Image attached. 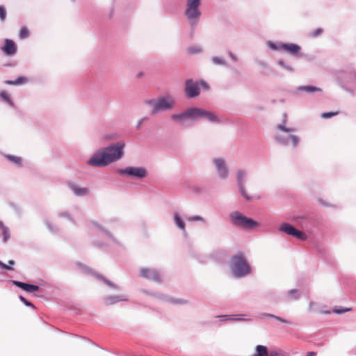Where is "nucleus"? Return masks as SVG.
Wrapping results in <instances>:
<instances>
[{
	"mask_svg": "<svg viewBox=\"0 0 356 356\" xmlns=\"http://www.w3.org/2000/svg\"><path fill=\"white\" fill-rule=\"evenodd\" d=\"M126 143L121 140L95 151L86 163L95 168H103L120 160L124 154Z\"/></svg>",
	"mask_w": 356,
	"mask_h": 356,
	"instance_id": "nucleus-1",
	"label": "nucleus"
},
{
	"mask_svg": "<svg viewBox=\"0 0 356 356\" xmlns=\"http://www.w3.org/2000/svg\"><path fill=\"white\" fill-rule=\"evenodd\" d=\"M171 118L179 124H182L184 119H189L193 122L200 119H207L212 123L220 122V119L213 112L198 107H190L181 113H174L171 115Z\"/></svg>",
	"mask_w": 356,
	"mask_h": 356,
	"instance_id": "nucleus-2",
	"label": "nucleus"
},
{
	"mask_svg": "<svg viewBox=\"0 0 356 356\" xmlns=\"http://www.w3.org/2000/svg\"><path fill=\"white\" fill-rule=\"evenodd\" d=\"M230 268L235 278L245 277L252 273V267L241 252L232 257Z\"/></svg>",
	"mask_w": 356,
	"mask_h": 356,
	"instance_id": "nucleus-3",
	"label": "nucleus"
},
{
	"mask_svg": "<svg viewBox=\"0 0 356 356\" xmlns=\"http://www.w3.org/2000/svg\"><path fill=\"white\" fill-rule=\"evenodd\" d=\"M336 80L343 88L354 95L356 91V70L350 67L346 70H339L336 72Z\"/></svg>",
	"mask_w": 356,
	"mask_h": 356,
	"instance_id": "nucleus-4",
	"label": "nucleus"
},
{
	"mask_svg": "<svg viewBox=\"0 0 356 356\" xmlns=\"http://www.w3.org/2000/svg\"><path fill=\"white\" fill-rule=\"evenodd\" d=\"M201 5L202 0H186L184 15L192 29L197 26L202 16Z\"/></svg>",
	"mask_w": 356,
	"mask_h": 356,
	"instance_id": "nucleus-5",
	"label": "nucleus"
},
{
	"mask_svg": "<svg viewBox=\"0 0 356 356\" xmlns=\"http://www.w3.org/2000/svg\"><path fill=\"white\" fill-rule=\"evenodd\" d=\"M229 218L233 226L243 229H254L260 225L259 222L252 218L246 216L238 211L231 212L229 214Z\"/></svg>",
	"mask_w": 356,
	"mask_h": 356,
	"instance_id": "nucleus-6",
	"label": "nucleus"
},
{
	"mask_svg": "<svg viewBox=\"0 0 356 356\" xmlns=\"http://www.w3.org/2000/svg\"><path fill=\"white\" fill-rule=\"evenodd\" d=\"M145 103L146 105L153 108L151 111L152 115H154L162 111L170 110L175 104V101L169 95L163 96L158 99H147Z\"/></svg>",
	"mask_w": 356,
	"mask_h": 356,
	"instance_id": "nucleus-7",
	"label": "nucleus"
},
{
	"mask_svg": "<svg viewBox=\"0 0 356 356\" xmlns=\"http://www.w3.org/2000/svg\"><path fill=\"white\" fill-rule=\"evenodd\" d=\"M117 173L129 178L141 180L148 175V171L143 166H127L124 168H118Z\"/></svg>",
	"mask_w": 356,
	"mask_h": 356,
	"instance_id": "nucleus-8",
	"label": "nucleus"
},
{
	"mask_svg": "<svg viewBox=\"0 0 356 356\" xmlns=\"http://www.w3.org/2000/svg\"><path fill=\"white\" fill-rule=\"evenodd\" d=\"M76 266H79L81 269H82L83 272L88 275H91L94 277L95 278L97 279L99 281L103 282L106 285H107L111 289L119 291L120 290V287L115 284L113 282L111 281L110 280L107 279L105 276H104L102 274H99V273L95 271L93 269L90 268L87 265L81 263V262H77Z\"/></svg>",
	"mask_w": 356,
	"mask_h": 356,
	"instance_id": "nucleus-9",
	"label": "nucleus"
},
{
	"mask_svg": "<svg viewBox=\"0 0 356 356\" xmlns=\"http://www.w3.org/2000/svg\"><path fill=\"white\" fill-rule=\"evenodd\" d=\"M184 95L186 99H195L200 95L201 88L198 81H194L193 79H188L184 84Z\"/></svg>",
	"mask_w": 356,
	"mask_h": 356,
	"instance_id": "nucleus-10",
	"label": "nucleus"
},
{
	"mask_svg": "<svg viewBox=\"0 0 356 356\" xmlns=\"http://www.w3.org/2000/svg\"><path fill=\"white\" fill-rule=\"evenodd\" d=\"M212 164L215 167L218 177L221 180H226L229 176V167L222 158H213Z\"/></svg>",
	"mask_w": 356,
	"mask_h": 356,
	"instance_id": "nucleus-11",
	"label": "nucleus"
},
{
	"mask_svg": "<svg viewBox=\"0 0 356 356\" xmlns=\"http://www.w3.org/2000/svg\"><path fill=\"white\" fill-rule=\"evenodd\" d=\"M247 175L246 170L243 169H238L236 170L235 174L236 181L237 184V187L238 188L239 193L241 196L247 201H251L252 197L249 195L245 190V176Z\"/></svg>",
	"mask_w": 356,
	"mask_h": 356,
	"instance_id": "nucleus-12",
	"label": "nucleus"
},
{
	"mask_svg": "<svg viewBox=\"0 0 356 356\" xmlns=\"http://www.w3.org/2000/svg\"><path fill=\"white\" fill-rule=\"evenodd\" d=\"M140 276L148 280L157 283L161 282V279L159 271L155 268H144L140 270Z\"/></svg>",
	"mask_w": 356,
	"mask_h": 356,
	"instance_id": "nucleus-13",
	"label": "nucleus"
},
{
	"mask_svg": "<svg viewBox=\"0 0 356 356\" xmlns=\"http://www.w3.org/2000/svg\"><path fill=\"white\" fill-rule=\"evenodd\" d=\"M282 51L294 57L303 56L301 47L296 43L284 42L282 46Z\"/></svg>",
	"mask_w": 356,
	"mask_h": 356,
	"instance_id": "nucleus-14",
	"label": "nucleus"
},
{
	"mask_svg": "<svg viewBox=\"0 0 356 356\" xmlns=\"http://www.w3.org/2000/svg\"><path fill=\"white\" fill-rule=\"evenodd\" d=\"M1 50L6 56L10 57L16 54L17 46L14 40L7 38L5 39L3 45L1 47Z\"/></svg>",
	"mask_w": 356,
	"mask_h": 356,
	"instance_id": "nucleus-15",
	"label": "nucleus"
},
{
	"mask_svg": "<svg viewBox=\"0 0 356 356\" xmlns=\"http://www.w3.org/2000/svg\"><path fill=\"white\" fill-rule=\"evenodd\" d=\"M13 285L15 286L22 289L23 291H26V293H31L36 291H38L40 289V287L38 285L31 284L29 282H22L18 280H11Z\"/></svg>",
	"mask_w": 356,
	"mask_h": 356,
	"instance_id": "nucleus-16",
	"label": "nucleus"
},
{
	"mask_svg": "<svg viewBox=\"0 0 356 356\" xmlns=\"http://www.w3.org/2000/svg\"><path fill=\"white\" fill-rule=\"evenodd\" d=\"M275 140L277 143L284 146L288 145L289 140H291L293 147H296L300 142V138L295 135H289L287 137H286L277 134L275 136Z\"/></svg>",
	"mask_w": 356,
	"mask_h": 356,
	"instance_id": "nucleus-17",
	"label": "nucleus"
},
{
	"mask_svg": "<svg viewBox=\"0 0 356 356\" xmlns=\"http://www.w3.org/2000/svg\"><path fill=\"white\" fill-rule=\"evenodd\" d=\"M243 316V314H222V315H218L216 316V318H218L221 322H225V321H236V322H240V321H247L250 322L252 321L251 318H245L241 317Z\"/></svg>",
	"mask_w": 356,
	"mask_h": 356,
	"instance_id": "nucleus-18",
	"label": "nucleus"
},
{
	"mask_svg": "<svg viewBox=\"0 0 356 356\" xmlns=\"http://www.w3.org/2000/svg\"><path fill=\"white\" fill-rule=\"evenodd\" d=\"M228 257V252L226 250H218L211 254V258L218 264L225 263Z\"/></svg>",
	"mask_w": 356,
	"mask_h": 356,
	"instance_id": "nucleus-19",
	"label": "nucleus"
},
{
	"mask_svg": "<svg viewBox=\"0 0 356 356\" xmlns=\"http://www.w3.org/2000/svg\"><path fill=\"white\" fill-rule=\"evenodd\" d=\"M67 186L74 192L77 197H84L89 193V189L87 187H79L72 182H68Z\"/></svg>",
	"mask_w": 356,
	"mask_h": 356,
	"instance_id": "nucleus-20",
	"label": "nucleus"
},
{
	"mask_svg": "<svg viewBox=\"0 0 356 356\" xmlns=\"http://www.w3.org/2000/svg\"><path fill=\"white\" fill-rule=\"evenodd\" d=\"M128 298L124 295L107 296L104 298V303L106 306L114 305L121 301H128Z\"/></svg>",
	"mask_w": 356,
	"mask_h": 356,
	"instance_id": "nucleus-21",
	"label": "nucleus"
},
{
	"mask_svg": "<svg viewBox=\"0 0 356 356\" xmlns=\"http://www.w3.org/2000/svg\"><path fill=\"white\" fill-rule=\"evenodd\" d=\"M91 224L99 231L102 232L107 238H110L114 243L120 245L119 241L113 236L111 232L103 227L101 224L95 220L91 221Z\"/></svg>",
	"mask_w": 356,
	"mask_h": 356,
	"instance_id": "nucleus-22",
	"label": "nucleus"
},
{
	"mask_svg": "<svg viewBox=\"0 0 356 356\" xmlns=\"http://www.w3.org/2000/svg\"><path fill=\"white\" fill-rule=\"evenodd\" d=\"M259 318L261 319H273V320L279 321L285 325H292L293 324L292 321H291L289 320H287L281 316H276V315H274V314H272L270 313H266V312L261 313L259 315Z\"/></svg>",
	"mask_w": 356,
	"mask_h": 356,
	"instance_id": "nucleus-23",
	"label": "nucleus"
},
{
	"mask_svg": "<svg viewBox=\"0 0 356 356\" xmlns=\"http://www.w3.org/2000/svg\"><path fill=\"white\" fill-rule=\"evenodd\" d=\"M295 229L296 227L289 222H282L278 228L280 232H284L289 236L293 235Z\"/></svg>",
	"mask_w": 356,
	"mask_h": 356,
	"instance_id": "nucleus-24",
	"label": "nucleus"
},
{
	"mask_svg": "<svg viewBox=\"0 0 356 356\" xmlns=\"http://www.w3.org/2000/svg\"><path fill=\"white\" fill-rule=\"evenodd\" d=\"M297 92H305L307 93H313L316 92H321L322 89L315 86H300L296 88Z\"/></svg>",
	"mask_w": 356,
	"mask_h": 356,
	"instance_id": "nucleus-25",
	"label": "nucleus"
},
{
	"mask_svg": "<svg viewBox=\"0 0 356 356\" xmlns=\"http://www.w3.org/2000/svg\"><path fill=\"white\" fill-rule=\"evenodd\" d=\"M174 221L176 225V226L183 231V232H186V224L184 220L182 219L181 216L178 212H175L173 215Z\"/></svg>",
	"mask_w": 356,
	"mask_h": 356,
	"instance_id": "nucleus-26",
	"label": "nucleus"
},
{
	"mask_svg": "<svg viewBox=\"0 0 356 356\" xmlns=\"http://www.w3.org/2000/svg\"><path fill=\"white\" fill-rule=\"evenodd\" d=\"M283 121L282 123L278 124L277 127L280 131L285 132V133H291L296 131V129L294 128H289L285 126V123L286 122L287 115L286 113L283 114Z\"/></svg>",
	"mask_w": 356,
	"mask_h": 356,
	"instance_id": "nucleus-27",
	"label": "nucleus"
},
{
	"mask_svg": "<svg viewBox=\"0 0 356 356\" xmlns=\"http://www.w3.org/2000/svg\"><path fill=\"white\" fill-rule=\"evenodd\" d=\"M300 297V293L298 289H294L289 290L286 294V298L288 300H297Z\"/></svg>",
	"mask_w": 356,
	"mask_h": 356,
	"instance_id": "nucleus-28",
	"label": "nucleus"
},
{
	"mask_svg": "<svg viewBox=\"0 0 356 356\" xmlns=\"http://www.w3.org/2000/svg\"><path fill=\"white\" fill-rule=\"evenodd\" d=\"M0 229L3 234L2 242L6 243L9 240L10 235L8 227H6L2 221H0Z\"/></svg>",
	"mask_w": 356,
	"mask_h": 356,
	"instance_id": "nucleus-29",
	"label": "nucleus"
},
{
	"mask_svg": "<svg viewBox=\"0 0 356 356\" xmlns=\"http://www.w3.org/2000/svg\"><path fill=\"white\" fill-rule=\"evenodd\" d=\"M283 44H284V42H274V41H272V40H268L267 42L268 47L270 50L275 51H280V50L282 51V46L283 45Z\"/></svg>",
	"mask_w": 356,
	"mask_h": 356,
	"instance_id": "nucleus-30",
	"label": "nucleus"
},
{
	"mask_svg": "<svg viewBox=\"0 0 356 356\" xmlns=\"http://www.w3.org/2000/svg\"><path fill=\"white\" fill-rule=\"evenodd\" d=\"M252 356H268L267 347L263 345H257L255 353Z\"/></svg>",
	"mask_w": 356,
	"mask_h": 356,
	"instance_id": "nucleus-31",
	"label": "nucleus"
},
{
	"mask_svg": "<svg viewBox=\"0 0 356 356\" xmlns=\"http://www.w3.org/2000/svg\"><path fill=\"white\" fill-rule=\"evenodd\" d=\"M44 222L49 232L53 234H59L58 228L54 225L49 219H45Z\"/></svg>",
	"mask_w": 356,
	"mask_h": 356,
	"instance_id": "nucleus-32",
	"label": "nucleus"
},
{
	"mask_svg": "<svg viewBox=\"0 0 356 356\" xmlns=\"http://www.w3.org/2000/svg\"><path fill=\"white\" fill-rule=\"evenodd\" d=\"M277 63L280 67L285 70L288 72L291 73V74L295 72V69L291 65L286 63L284 60L279 59L277 60Z\"/></svg>",
	"mask_w": 356,
	"mask_h": 356,
	"instance_id": "nucleus-33",
	"label": "nucleus"
},
{
	"mask_svg": "<svg viewBox=\"0 0 356 356\" xmlns=\"http://www.w3.org/2000/svg\"><path fill=\"white\" fill-rule=\"evenodd\" d=\"M0 97L3 102L8 103L10 106L15 107V103L12 100L10 95L6 90L0 92Z\"/></svg>",
	"mask_w": 356,
	"mask_h": 356,
	"instance_id": "nucleus-34",
	"label": "nucleus"
},
{
	"mask_svg": "<svg viewBox=\"0 0 356 356\" xmlns=\"http://www.w3.org/2000/svg\"><path fill=\"white\" fill-rule=\"evenodd\" d=\"M211 60L215 65H222V66H225L227 67H229L228 63L222 57H220V56H212L211 58Z\"/></svg>",
	"mask_w": 356,
	"mask_h": 356,
	"instance_id": "nucleus-35",
	"label": "nucleus"
},
{
	"mask_svg": "<svg viewBox=\"0 0 356 356\" xmlns=\"http://www.w3.org/2000/svg\"><path fill=\"white\" fill-rule=\"evenodd\" d=\"M6 158L15 163L17 166H22V158L21 157H19V156H14V155H12V154H6Z\"/></svg>",
	"mask_w": 356,
	"mask_h": 356,
	"instance_id": "nucleus-36",
	"label": "nucleus"
},
{
	"mask_svg": "<svg viewBox=\"0 0 356 356\" xmlns=\"http://www.w3.org/2000/svg\"><path fill=\"white\" fill-rule=\"evenodd\" d=\"M292 236H294L301 241H305L307 238V235L304 232H302L297 228H296Z\"/></svg>",
	"mask_w": 356,
	"mask_h": 356,
	"instance_id": "nucleus-37",
	"label": "nucleus"
},
{
	"mask_svg": "<svg viewBox=\"0 0 356 356\" xmlns=\"http://www.w3.org/2000/svg\"><path fill=\"white\" fill-rule=\"evenodd\" d=\"M202 51V49L200 46H191L187 49V52L189 54H197Z\"/></svg>",
	"mask_w": 356,
	"mask_h": 356,
	"instance_id": "nucleus-38",
	"label": "nucleus"
},
{
	"mask_svg": "<svg viewBox=\"0 0 356 356\" xmlns=\"http://www.w3.org/2000/svg\"><path fill=\"white\" fill-rule=\"evenodd\" d=\"M350 310H351L350 308L343 307H341V306H335L333 308V312L337 314H345L346 312H349Z\"/></svg>",
	"mask_w": 356,
	"mask_h": 356,
	"instance_id": "nucleus-39",
	"label": "nucleus"
},
{
	"mask_svg": "<svg viewBox=\"0 0 356 356\" xmlns=\"http://www.w3.org/2000/svg\"><path fill=\"white\" fill-rule=\"evenodd\" d=\"M168 301L174 305H185L188 302V300L182 298H175L170 297L168 298Z\"/></svg>",
	"mask_w": 356,
	"mask_h": 356,
	"instance_id": "nucleus-40",
	"label": "nucleus"
},
{
	"mask_svg": "<svg viewBox=\"0 0 356 356\" xmlns=\"http://www.w3.org/2000/svg\"><path fill=\"white\" fill-rule=\"evenodd\" d=\"M30 32L27 27L23 26L19 33V37L20 39H25L29 36Z\"/></svg>",
	"mask_w": 356,
	"mask_h": 356,
	"instance_id": "nucleus-41",
	"label": "nucleus"
},
{
	"mask_svg": "<svg viewBox=\"0 0 356 356\" xmlns=\"http://www.w3.org/2000/svg\"><path fill=\"white\" fill-rule=\"evenodd\" d=\"M9 206L13 209L14 212L17 216H18L19 217L22 216V210L19 206H17L14 202H9Z\"/></svg>",
	"mask_w": 356,
	"mask_h": 356,
	"instance_id": "nucleus-42",
	"label": "nucleus"
},
{
	"mask_svg": "<svg viewBox=\"0 0 356 356\" xmlns=\"http://www.w3.org/2000/svg\"><path fill=\"white\" fill-rule=\"evenodd\" d=\"M58 216L59 218H67L68 220L73 223L75 222L74 219L72 217L71 214L67 211L58 213Z\"/></svg>",
	"mask_w": 356,
	"mask_h": 356,
	"instance_id": "nucleus-43",
	"label": "nucleus"
},
{
	"mask_svg": "<svg viewBox=\"0 0 356 356\" xmlns=\"http://www.w3.org/2000/svg\"><path fill=\"white\" fill-rule=\"evenodd\" d=\"M339 113V111H328L324 112L321 114V116L323 119H329L334 116L337 115Z\"/></svg>",
	"mask_w": 356,
	"mask_h": 356,
	"instance_id": "nucleus-44",
	"label": "nucleus"
},
{
	"mask_svg": "<svg viewBox=\"0 0 356 356\" xmlns=\"http://www.w3.org/2000/svg\"><path fill=\"white\" fill-rule=\"evenodd\" d=\"M19 299L25 306L31 307L33 309H36L34 305L31 301L26 300L23 296H19Z\"/></svg>",
	"mask_w": 356,
	"mask_h": 356,
	"instance_id": "nucleus-45",
	"label": "nucleus"
},
{
	"mask_svg": "<svg viewBox=\"0 0 356 356\" xmlns=\"http://www.w3.org/2000/svg\"><path fill=\"white\" fill-rule=\"evenodd\" d=\"M7 16V11L6 7L3 5L0 6V21L5 22Z\"/></svg>",
	"mask_w": 356,
	"mask_h": 356,
	"instance_id": "nucleus-46",
	"label": "nucleus"
},
{
	"mask_svg": "<svg viewBox=\"0 0 356 356\" xmlns=\"http://www.w3.org/2000/svg\"><path fill=\"white\" fill-rule=\"evenodd\" d=\"M29 81V79L24 76H19L15 79L17 86L23 85Z\"/></svg>",
	"mask_w": 356,
	"mask_h": 356,
	"instance_id": "nucleus-47",
	"label": "nucleus"
},
{
	"mask_svg": "<svg viewBox=\"0 0 356 356\" xmlns=\"http://www.w3.org/2000/svg\"><path fill=\"white\" fill-rule=\"evenodd\" d=\"M188 220L191 222L200 221L203 223H205L204 218L199 215L190 216L188 218Z\"/></svg>",
	"mask_w": 356,
	"mask_h": 356,
	"instance_id": "nucleus-48",
	"label": "nucleus"
},
{
	"mask_svg": "<svg viewBox=\"0 0 356 356\" xmlns=\"http://www.w3.org/2000/svg\"><path fill=\"white\" fill-rule=\"evenodd\" d=\"M91 243H92V245H94L95 247H97L99 248H107V245H106V243L100 241H98V240L92 241L91 242Z\"/></svg>",
	"mask_w": 356,
	"mask_h": 356,
	"instance_id": "nucleus-49",
	"label": "nucleus"
},
{
	"mask_svg": "<svg viewBox=\"0 0 356 356\" xmlns=\"http://www.w3.org/2000/svg\"><path fill=\"white\" fill-rule=\"evenodd\" d=\"M198 83L200 84V87H202L204 90L208 91L210 90L209 84L204 79L198 80Z\"/></svg>",
	"mask_w": 356,
	"mask_h": 356,
	"instance_id": "nucleus-50",
	"label": "nucleus"
},
{
	"mask_svg": "<svg viewBox=\"0 0 356 356\" xmlns=\"http://www.w3.org/2000/svg\"><path fill=\"white\" fill-rule=\"evenodd\" d=\"M318 202L323 207H332V208H335L336 206L334 205V204H331L328 202H327L326 201H325L324 200L320 198L318 200Z\"/></svg>",
	"mask_w": 356,
	"mask_h": 356,
	"instance_id": "nucleus-51",
	"label": "nucleus"
},
{
	"mask_svg": "<svg viewBox=\"0 0 356 356\" xmlns=\"http://www.w3.org/2000/svg\"><path fill=\"white\" fill-rule=\"evenodd\" d=\"M228 55L233 62L236 63L238 61V58H237L236 55L234 54L232 51H229Z\"/></svg>",
	"mask_w": 356,
	"mask_h": 356,
	"instance_id": "nucleus-52",
	"label": "nucleus"
},
{
	"mask_svg": "<svg viewBox=\"0 0 356 356\" xmlns=\"http://www.w3.org/2000/svg\"><path fill=\"white\" fill-rule=\"evenodd\" d=\"M147 120H148L147 117H144V118H141L140 120H138V122L136 124V129H140L143 123Z\"/></svg>",
	"mask_w": 356,
	"mask_h": 356,
	"instance_id": "nucleus-53",
	"label": "nucleus"
},
{
	"mask_svg": "<svg viewBox=\"0 0 356 356\" xmlns=\"http://www.w3.org/2000/svg\"><path fill=\"white\" fill-rule=\"evenodd\" d=\"M118 137V136L116 134H106L105 136V138L107 139V140L117 139Z\"/></svg>",
	"mask_w": 356,
	"mask_h": 356,
	"instance_id": "nucleus-54",
	"label": "nucleus"
},
{
	"mask_svg": "<svg viewBox=\"0 0 356 356\" xmlns=\"http://www.w3.org/2000/svg\"><path fill=\"white\" fill-rule=\"evenodd\" d=\"M323 32V29H321V28H318V29H316V30L312 33V36H314V37L318 36V35L321 34Z\"/></svg>",
	"mask_w": 356,
	"mask_h": 356,
	"instance_id": "nucleus-55",
	"label": "nucleus"
},
{
	"mask_svg": "<svg viewBox=\"0 0 356 356\" xmlns=\"http://www.w3.org/2000/svg\"><path fill=\"white\" fill-rule=\"evenodd\" d=\"M15 264V261L14 260H9L8 261V264H7V267L8 268H6V270H13V266H14Z\"/></svg>",
	"mask_w": 356,
	"mask_h": 356,
	"instance_id": "nucleus-56",
	"label": "nucleus"
},
{
	"mask_svg": "<svg viewBox=\"0 0 356 356\" xmlns=\"http://www.w3.org/2000/svg\"><path fill=\"white\" fill-rule=\"evenodd\" d=\"M268 356H288L277 351H271Z\"/></svg>",
	"mask_w": 356,
	"mask_h": 356,
	"instance_id": "nucleus-57",
	"label": "nucleus"
},
{
	"mask_svg": "<svg viewBox=\"0 0 356 356\" xmlns=\"http://www.w3.org/2000/svg\"><path fill=\"white\" fill-rule=\"evenodd\" d=\"M5 84L9 85V86H17L15 79V80H6V81H5Z\"/></svg>",
	"mask_w": 356,
	"mask_h": 356,
	"instance_id": "nucleus-58",
	"label": "nucleus"
},
{
	"mask_svg": "<svg viewBox=\"0 0 356 356\" xmlns=\"http://www.w3.org/2000/svg\"><path fill=\"white\" fill-rule=\"evenodd\" d=\"M257 63L259 65H260L263 68L267 67V64L263 60H259L257 61Z\"/></svg>",
	"mask_w": 356,
	"mask_h": 356,
	"instance_id": "nucleus-59",
	"label": "nucleus"
},
{
	"mask_svg": "<svg viewBox=\"0 0 356 356\" xmlns=\"http://www.w3.org/2000/svg\"><path fill=\"white\" fill-rule=\"evenodd\" d=\"M157 297L159 298L160 299H163V300H168V298H169V297H168L165 295L162 294V293H159L157 295Z\"/></svg>",
	"mask_w": 356,
	"mask_h": 356,
	"instance_id": "nucleus-60",
	"label": "nucleus"
},
{
	"mask_svg": "<svg viewBox=\"0 0 356 356\" xmlns=\"http://www.w3.org/2000/svg\"><path fill=\"white\" fill-rule=\"evenodd\" d=\"M302 57L306 58L309 61H312L314 59V56H309L307 55H305V54H303V56Z\"/></svg>",
	"mask_w": 356,
	"mask_h": 356,
	"instance_id": "nucleus-61",
	"label": "nucleus"
},
{
	"mask_svg": "<svg viewBox=\"0 0 356 356\" xmlns=\"http://www.w3.org/2000/svg\"><path fill=\"white\" fill-rule=\"evenodd\" d=\"M0 268L4 270H6V268H8L7 267V264H4L3 261L0 260Z\"/></svg>",
	"mask_w": 356,
	"mask_h": 356,
	"instance_id": "nucleus-62",
	"label": "nucleus"
},
{
	"mask_svg": "<svg viewBox=\"0 0 356 356\" xmlns=\"http://www.w3.org/2000/svg\"><path fill=\"white\" fill-rule=\"evenodd\" d=\"M306 356H316V353L314 351H310L307 353Z\"/></svg>",
	"mask_w": 356,
	"mask_h": 356,
	"instance_id": "nucleus-63",
	"label": "nucleus"
},
{
	"mask_svg": "<svg viewBox=\"0 0 356 356\" xmlns=\"http://www.w3.org/2000/svg\"><path fill=\"white\" fill-rule=\"evenodd\" d=\"M143 76H144V72H138V73L136 74V78H137V79H140V78H142Z\"/></svg>",
	"mask_w": 356,
	"mask_h": 356,
	"instance_id": "nucleus-64",
	"label": "nucleus"
}]
</instances>
